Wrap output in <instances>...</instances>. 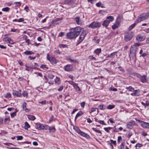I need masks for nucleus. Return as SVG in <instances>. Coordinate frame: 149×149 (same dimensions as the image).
<instances>
[{"label":"nucleus","instance_id":"obj_1","mask_svg":"<svg viewBox=\"0 0 149 149\" xmlns=\"http://www.w3.org/2000/svg\"><path fill=\"white\" fill-rule=\"evenodd\" d=\"M81 29L79 26L71 29L70 32L67 33V37L70 39L76 38L79 34Z\"/></svg>","mask_w":149,"mask_h":149},{"label":"nucleus","instance_id":"obj_2","mask_svg":"<svg viewBox=\"0 0 149 149\" xmlns=\"http://www.w3.org/2000/svg\"><path fill=\"white\" fill-rule=\"evenodd\" d=\"M148 17L147 13H143L142 14L140 15L138 18L136 20L137 22L139 23L141 21L144 20L146 19H147Z\"/></svg>","mask_w":149,"mask_h":149},{"label":"nucleus","instance_id":"obj_3","mask_svg":"<svg viewBox=\"0 0 149 149\" xmlns=\"http://www.w3.org/2000/svg\"><path fill=\"white\" fill-rule=\"evenodd\" d=\"M101 25V23L100 22L97 21L94 22L89 25L88 27L92 29H95L100 27Z\"/></svg>","mask_w":149,"mask_h":149},{"label":"nucleus","instance_id":"obj_4","mask_svg":"<svg viewBox=\"0 0 149 149\" xmlns=\"http://www.w3.org/2000/svg\"><path fill=\"white\" fill-rule=\"evenodd\" d=\"M86 34L85 32H82L80 36L79 39L77 40V45H79L84 40Z\"/></svg>","mask_w":149,"mask_h":149},{"label":"nucleus","instance_id":"obj_5","mask_svg":"<svg viewBox=\"0 0 149 149\" xmlns=\"http://www.w3.org/2000/svg\"><path fill=\"white\" fill-rule=\"evenodd\" d=\"M136 123L134 120H131L127 123V127L130 129H132L134 125H136Z\"/></svg>","mask_w":149,"mask_h":149},{"label":"nucleus","instance_id":"obj_6","mask_svg":"<svg viewBox=\"0 0 149 149\" xmlns=\"http://www.w3.org/2000/svg\"><path fill=\"white\" fill-rule=\"evenodd\" d=\"M132 37L131 33H126L125 35V40L126 41H128L131 40Z\"/></svg>","mask_w":149,"mask_h":149},{"label":"nucleus","instance_id":"obj_7","mask_svg":"<svg viewBox=\"0 0 149 149\" xmlns=\"http://www.w3.org/2000/svg\"><path fill=\"white\" fill-rule=\"evenodd\" d=\"M37 129L39 130H43L47 129L48 126L46 125H42L40 123H37L36 124Z\"/></svg>","mask_w":149,"mask_h":149},{"label":"nucleus","instance_id":"obj_8","mask_svg":"<svg viewBox=\"0 0 149 149\" xmlns=\"http://www.w3.org/2000/svg\"><path fill=\"white\" fill-rule=\"evenodd\" d=\"M47 58L52 64H54L56 63L55 58L53 57H49L48 54H47Z\"/></svg>","mask_w":149,"mask_h":149},{"label":"nucleus","instance_id":"obj_9","mask_svg":"<svg viewBox=\"0 0 149 149\" xmlns=\"http://www.w3.org/2000/svg\"><path fill=\"white\" fill-rule=\"evenodd\" d=\"M146 38L145 36L139 34L136 36V39L137 41L141 42L144 40Z\"/></svg>","mask_w":149,"mask_h":149},{"label":"nucleus","instance_id":"obj_10","mask_svg":"<svg viewBox=\"0 0 149 149\" xmlns=\"http://www.w3.org/2000/svg\"><path fill=\"white\" fill-rule=\"evenodd\" d=\"M73 68V66L72 65H67L64 67V69L65 71H70L72 70Z\"/></svg>","mask_w":149,"mask_h":149},{"label":"nucleus","instance_id":"obj_11","mask_svg":"<svg viewBox=\"0 0 149 149\" xmlns=\"http://www.w3.org/2000/svg\"><path fill=\"white\" fill-rule=\"evenodd\" d=\"M118 52V51L113 52V53H111V54L108 55L106 57V58H113L115 57V55H116V56H117V55L116 54Z\"/></svg>","mask_w":149,"mask_h":149},{"label":"nucleus","instance_id":"obj_12","mask_svg":"<svg viewBox=\"0 0 149 149\" xmlns=\"http://www.w3.org/2000/svg\"><path fill=\"white\" fill-rule=\"evenodd\" d=\"M74 20L78 25L81 24L82 23L81 20L80 19L79 17H76L74 18Z\"/></svg>","mask_w":149,"mask_h":149},{"label":"nucleus","instance_id":"obj_13","mask_svg":"<svg viewBox=\"0 0 149 149\" xmlns=\"http://www.w3.org/2000/svg\"><path fill=\"white\" fill-rule=\"evenodd\" d=\"M136 47H134L133 46H132L130 48V53L132 54H136V49H137Z\"/></svg>","mask_w":149,"mask_h":149},{"label":"nucleus","instance_id":"obj_14","mask_svg":"<svg viewBox=\"0 0 149 149\" xmlns=\"http://www.w3.org/2000/svg\"><path fill=\"white\" fill-rule=\"evenodd\" d=\"M80 134L81 136H84V137L86 138L87 139H90V136L89 135L82 131L80 132Z\"/></svg>","mask_w":149,"mask_h":149},{"label":"nucleus","instance_id":"obj_15","mask_svg":"<svg viewBox=\"0 0 149 149\" xmlns=\"http://www.w3.org/2000/svg\"><path fill=\"white\" fill-rule=\"evenodd\" d=\"M140 80L143 83L146 82L147 81V79L146 78V76L143 75L140 78Z\"/></svg>","mask_w":149,"mask_h":149},{"label":"nucleus","instance_id":"obj_16","mask_svg":"<svg viewBox=\"0 0 149 149\" xmlns=\"http://www.w3.org/2000/svg\"><path fill=\"white\" fill-rule=\"evenodd\" d=\"M138 23V22H137V21H136H136H135L134 23L133 24L131 25L129 27V28H128L129 30H131L132 29H133L134 27V26H135V25H136V24H137Z\"/></svg>","mask_w":149,"mask_h":149},{"label":"nucleus","instance_id":"obj_17","mask_svg":"<svg viewBox=\"0 0 149 149\" xmlns=\"http://www.w3.org/2000/svg\"><path fill=\"white\" fill-rule=\"evenodd\" d=\"M142 123L141 124V126L145 128H147L148 123H147L143 121H141Z\"/></svg>","mask_w":149,"mask_h":149},{"label":"nucleus","instance_id":"obj_18","mask_svg":"<svg viewBox=\"0 0 149 149\" xmlns=\"http://www.w3.org/2000/svg\"><path fill=\"white\" fill-rule=\"evenodd\" d=\"M26 103L25 102H24L23 104L22 108L24 110H25L26 112H28L29 111V109L26 107Z\"/></svg>","mask_w":149,"mask_h":149},{"label":"nucleus","instance_id":"obj_19","mask_svg":"<svg viewBox=\"0 0 149 149\" xmlns=\"http://www.w3.org/2000/svg\"><path fill=\"white\" fill-rule=\"evenodd\" d=\"M13 94L14 95H16L17 97H19L21 96V94L17 91H13Z\"/></svg>","mask_w":149,"mask_h":149},{"label":"nucleus","instance_id":"obj_20","mask_svg":"<svg viewBox=\"0 0 149 149\" xmlns=\"http://www.w3.org/2000/svg\"><path fill=\"white\" fill-rule=\"evenodd\" d=\"M109 21H108L107 19L104 21L102 24V25L106 27H107L109 24Z\"/></svg>","mask_w":149,"mask_h":149},{"label":"nucleus","instance_id":"obj_21","mask_svg":"<svg viewBox=\"0 0 149 149\" xmlns=\"http://www.w3.org/2000/svg\"><path fill=\"white\" fill-rule=\"evenodd\" d=\"M101 49L100 48H97L96 49L94 53L96 54L99 55V54L101 53Z\"/></svg>","mask_w":149,"mask_h":149},{"label":"nucleus","instance_id":"obj_22","mask_svg":"<svg viewBox=\"0 0 149 149\" xmlns=\"http://www.w3.org/2000/svg\"><path fill=\"white\" fill-rule=\"evenodd\" d=\"M106 19L107 20H108V21H109V23H110V22H112L114 20V17L111 16H110L107 17Z\"/></svg>","mask_w":149,"mask_h":149},{"label":"nucleus","instance_id":"obj_23","mask_svg":"<svg viewBox=\"0 0 149 149\" xmlns=\"http://www.w3.org/2000/svg\"><path fill=\"white\" fill-rule=\"evenodd\" d=\"M67 60L73 63H76L78 62L76 60L71 59L70 58H68Z\"/></svg>","mask_w":149,"mask_h":149},{"label":"nucleus","instance_id":"obj_24","mask_svg":"<svg viewBox=\"0 0 149 149\" xmlns=\"http://www.w3.org/2000/svg\"><path fill=\"white\" fill-rule=\"evenodd\" d=\"M48 129L49 130L50 132H54L55 131V129L54 127H48Z\"/></svg>","mask_w":149,"mask_h":149},{"label":"nucleus","instance_id":"obj_25","mask_svg":"<svg viewBox=\"0 0 149 149\" xmlns=\"http://www.w3.org/2000/svg\"><path fill=\"white\" fill-rule=\"evenodd\" d=\"M73 87L77 91H81L80 88L78 86L77 84H76Z\"/></svg>","mask_w":149,"mask_h":149},{"label":"nucleus","instance_id":"obj_26","mask_svg":"<svg viewBox=\"0 0 149 149\" xmlns=\"http://www.w3.org/2000/svg\"><path fill=\"white\" fill-rule=\"evenodd\" d=\"M28 118L29 120H33L36 119L35 117L33 115H29L28 116Z\"/></svg>","mask_w":149,"mask_h":149},{"label":"nucleus","instance_id":"obj_27","mask_svg":"<svg viewBox=\"0 0 149 149\" xmlns=\"http://www.w3.org/2000/svg\"><path fill=\"white\" fill-rule=\"evenodd\" d=\"M141 103L145 107L149 105V102L147 101H146L145 102H141Z\"/></svg>","mask_w":149,"mask_h":149},{"label":"nucleus","instance_id":"obj_28","mask_svg":"<svg viewBox=\"0 0 149 149\" xmlns=\"http://www.w3.org/2000/svg\"><path fill=\"white\" fill-rule=\"evenodd\" d=\"M134 91L136 96H139L140 95V91L139 90H134L133 91Z\"/></svg>","mask_w":149,"mask_h":149},{"label":"nucleus","instance_id":"obj_29","mask_svg":"<svg viewBox=\"0 0 149 149\" xmlns=\"http://www.w3.org/2000/svg\"><path fill=\"white\" fill-rule=\"evenodd\" d=\"M82 114V112L81 111H79L76 114L75 118V120L78 117L81 116Z\"/></svg>","mask_w":149,"mask_h":149},{"label":"nucleus","instance_id":"obj_30","mask_svg":"<svg viewBox=\"0 0 149 149\" xmlns=\"http://www.w3.org/2000/svg\"><path fill=\"white\" fill-rule=\"evenodd\" d=\"M98 107L99 109L101 110H104L106 108V106L104 105H100Z\"/></svg>","mask_w":149,"mask_h":149},{"label":"nucleus","instance_id":"obj_31","mask_svg":"<svg viewBox=\"0 0 149 149\" xmlns=\"http://www.w3.org/2000/svg\"><path fill=\"white\" fill-rule=\"evenodd\" d=\"M4 97L6 98H9L11 97V94L9 93H7L6 94H5L4 95Z\"/></svg>","mask_w":149,"mask_h":149},{"label":"nucleus","instance_id":"obj_32","mask_svg":"<svg viewBox=\"0 0 149 149\" xmlns=\"http://www.w3.org/2000/svg\"><path fill=\"white\" fill-rule=\"evenodd\" d=\"M112 129V127H104V130L108 133H109V130Z\"/></svg>","mask_w":149,"mask_h":149},{"label":"nucleus","instance_id":"obj_33","mask_svg":"<svg viewBox=\"0 0 149 149\" xmlns=\"http://www.w3.org/2000/svg\"><path fill=\"white\" fill-rule=\"evenodd\" d=\"M26 55H31L33 54V52L30 51H26L24 53Z\"/></svg>","mask_w":149,"mask_h":149},{"label":"nucleus","instance_id":"obj_34","mask_svg":"<svg viewBox=\"0 0 149 149\" xmlns=\"http://www.w3.org/2000/svg\"><path fill=\"white\" fill-rule=\"evenodd\" d=\"M124 143H122L121 144L118 146V149H124Z\"/></svg>","mask_w":149,"mask_h":149},{"label":"nucleus","instance_id":"obj_35","mask_svg":"<svg viewBox=\"0 0 149 149\" xmlns=\"http://www.w3.org/2000/svg\"><path fill=\"white\" fill-rule=\"evenodd\" d=\"M92 129L94 131H95V132H96L98 133H100L101 134H102V132H101V131L100 130H99L93 127L92 128Z\"/></svg>","mask_w":149,"mask_h":149},{"label":"nucleus","instance_id":"obj_36","mask_svg":"<svg viewBox=\"0 0 149 149\" xmlns=\"http://www.w3.org/2000/svg\"><path fill=\"white\" fill-rule=\"evenodd\" d=\"M74 129L76 131V132L79 134L80 133V132L81 131V130L78 127H74Z\"/></svg>","mask_w":149,"mask_h":149},{"label":"nucleus","instance_id":"obj_37","mask_svg":"<svg viewBox=\"0 0 149 149\" xmlns=\"http://www.w3.org/2000/svg\"><path fill=\"white\" fill-rule=\"evenodd\" d=\"M55 81L56 83L58 84H60L61 82L60 78L57 77L56 79H55Z\"/></svg>","mask_w":149,"mask_h":149},{"label":"nucleus","instance_id":"obj_38","mask_svg":"<svg viewBox=\"0 0 149 149\" xmlns=\"http://www.w3.org/2000/svg\"><path fill=\"white\" fill-rule=\"evenodd\" d=\"M126 88L129 91H132L133 90H134V88L131 86H130L129 87H127Z\"/></svg>","mask_w":149,"mask_h":149},{"label":"nucleus","instance_id":"obj_39","mask_svg":"<svg viewBox=\"0 0 149 149\" xmlns=\"http://www.w3.org/2000/svg\"><path fill=\"white\" fill-rule=\"evenodd\" d=\"M132 58L134 61V62H135L136 61V54H132Z\"/></svg>","mask_w":149,"mask_h":149},{"label":"nucleus","instance_id":"obj_40","mask_svg":"<svg viewBox=\"0 0 149 149\" xmlns=\"http://www.w3.org/2000/svg\"><path fill=\"white\" fill-rule=\"evenodd\" d=\"M61 18H58L56 19H55V20L52 21V24H54V23H56V22H57L58 21L61 20Z\"/></svg>","mask_w":149,"mask_h":149},{"label":"nucleus","instance_id":"obj_41","mask_svg":"<svg viewBox=\"0 0 149 149\" xmlns=\"http://www.w3.org/2000/svg\"><path fill=\"white\" fill-rule=\"evenodd\" d=\"M25 129H26L28 128H29L30 127V126L29 125V124L28 123H27V122H26L25 123Z\"/></svg>","mask_w":149,"mask_h":149},{"label":"nucleus","instance_id":"obj_42","mask_svg":"<svg viewBox=\"0 0 149 149\" xmlns=\"http://www.w3.org/2000/svg\"><path fill=\"white\" fill-rule=\"evenodd\" d=\"M59 46L61 48H67L68 47L67 45L63 44H60Z\"/></svg>","mask_w":149,"mask_h":149},{"label":"nucleus","instance_id":"obj_43","mask_svg":"<svg viewBox=\"0 0 149 149\" xmlns=\"http://www.w3.org/2000/svg\"><path fill=\"white\" fill-rule=\"evenodd\" d=\"M27 36H26L25 37H24V39L25 40H26L25 42L26 43H27L28 45H29L30 43V40L29 39H27Z\"/></svg>","mask_w":149,"mask_h":149},{"label":"nucleus","instance_id":"obj_44","mask_svg":"<svg viewBox=\"0 0 149 149\" xmlns=\"http://www.w3.org/2000/svg\"><path fill=\"white\" fill-rule=\"evenodd\" d=\"M114 107L115 105H109L107 107V108L108 109H111L114 108Z\"/></svg>","mask_w":149,"mask_h":149},{"label":"nucleus","instance_id":"obj_45","mask_svg":"<svg viewBox=\"0 0 149 149\" xmlns=\"http://www.w3.org/2000/svg\"><path fill=\"white\" fill-rule=\"evenodd\" d=\"M16 137L17 138V140H22L23 138L22 136H16Z\"/></svg>","mask_w":149,"mask_h":149},{"label":"nucleus","instance_id":"obj_46","mask_svg":"<svg viewBox=\"0 0 149 149\" xmlns=\"http://www.w3.org/2000/svg\"><path fill=\"white\" fill-rule=\"evenodd\" d=\"M118 25L115 24L112 26V28L113 29H115L118 28Z\"/></svg>","mask_w":149,"mask_h":149},{"label":"nucleus","instance_id":"obj_47","mask_svg":"<svg viewBox=\"0 0 149 149\" xmlns=\"http://www.w3.org/2000/svg\"><path fill=\"white\" fill-rule=\"evenodd\" d=\"M9 10V8L8 7H6L3 8L2 10L5 12H8Z\"/></svg>","mask_w":149,"mask_h":149},{"label":"nucleus","instance_id":"obj_48","mask_svg":"<svg viewBox=\"0 0 149 149\" xmlns=\"http://www.w3.org/2000/svg\"><path fill=\"white\" fill-rule=\"evenodd\" d=\"M22 95L24 97H27L28 93L26 91H24L22 94Z\"/></svg>","mask_w":149,"mask_h":149},{"label":"nucleus","instance_id":"obj_49","mask_svg":"<svg viewBox=\"0 0 149 149\" xmlns=\"http://www.w3.org/2000/svg\"><path fill=\"white\" fill-rule=\"evenodd\" d=\"M118 68L119 69V70L121 72H123L125 71L124 69V68L121 67V66H119L118 67Z\"/></svg>","mask_w":149,"mask_h":149},{"label":"nucleus","instance_id":"obj_50","mask_svg":"<svg viewBox=\"0 0 149 149\" xmlns=\"http://www.w3.org/2000/svg\"><path fill=\"white\" fill-rule=\"evenodd\" d=\"M10 38L9 37H5V38H4L3 39V40L4 41H5V42H9V40H10Z\"/></svg>","mask_w":149,"mask_h":149},{"label":"nucleus","instance_id":"obj_51","mask_svg":"<svg viewBox=\"0 0 149 149\" xmlns=\"http://www.w3.org/2000/svg\"><path fill=\"white\" fill-rule=\"evenodd\" d=\"M16 112H14L13 113H10L11 116L12 118L16 116Z\"/></svg>","mask_w":149,"mask_h":149},{"label":"nucleus","instance_id":"obj_52","mask_svg":"<svg viewBox=\"0 0 149 149\" xmlns=\"http://www.w3.org/2000/svg\"><path fill=\"white\" fill-rule=\"evenodd\" d=\"M96 110H97V111H98L97 108L92 107L91 109V111L90 112V113H91L92 112L95 111Z\"/></svg>","mask_w":149,"mask_h":149},{"label":"nucleus","instance_id":"obj_53","mask_svg":"<svg viewBox=\"0 0 149 149\" xmlns=\"http://www.w3.org/2000/svg\"><path fill=\"white\" fill-rule=\"evenodd\" d=\"M54 77V76L52 74H49L48 75V77L50 79H52Z\"/></svg>","mask_w":149,"mask_h":149},{"label":"nucleus","instance_id":"obj_54","mask_svg":"<svg viewBox=\"0 0 149 149\" xmlns=\"http://www.w3.org/2000/svg\"><path fill=\"white\" fill-rule=\"evenodd\" d=\"M69 83L71 85H72L73 86H74L75 84H76L73 81H70L69 82Z\"/></svg>","mask_w":149,"mask_h":149},{"label":"nucleus","instance_id":"obj_55","mask_svg":"<svg viewBox=\"0 0 149 149\" xmlns=\"http://www.w3.org/2000/svg\"><path fill=\"white\" fill-rule=\"evenodd\" d=\"M122 140V138L121 136H119L118 138V143H120V141Z\"/></svg>","mask_w":149,"mask_h":149},{"label":"nucleus","instance_id":"obj_56","mask_svg":"<svg viewBox=\"0 0 149 149\" xmlns=\"http://www.w3.org/2000/svg\"><path fill=\"white\" fill-rule=\"evenodd\" d=\"M14 4L17 6H19L21 5V3L19 2H15Z\"/></svg>","mask_w":149,"mask_h":149},{"label":"nucleus","instance_id":"obj_57","mask_svg":"<svg viewBox=\"0 0 149 149\" xmlns=\"http://www.w3.org/2000/svg\"><path fill=\"white\" fill-rule=\"evenodd\" d=\"M85 104V102H83L80 103V105L81 107L82 108H84Z\"/></svg>","mask_w":149,"mask_h":149},{"label":"nucleus","instance_id":"obj_58","mask_svg":"<svg viewBox=\"0 0 149 149\" xmlns=\"http://www.w3.org/2000/svg\"><path fill=\"white\" fill-rule=\"evenodd\" d=\"M143 146V145L140 143H137L136 145V147L140 148L141 147Z\"/></svg>","mask_w":149,"mask_h":149},{"label":"nucleus","instance_id":"obj_59","mask_svg":"<svg viewBox=\"0 0 149 149\" xmlns=\"http://www.w3.org/2000/svg\"><path fill=\"white\" fill-rule=\"evenodd\" d=\"M108 145L110 149H113V146L111 143H109L108 144Z\"/></svg>","mask_w":149,"mask_h":149},{"label":"nucleus","instance_id":"obj_60","mask_svg":"<svg viewBox=\"0 0 149 149\" xmlns=\"http://www.w3.org/2000/svg\"><path fill=\"white\" fill-rule=\"evenodd\" d=\"M110 142H111V143H111V144H113L114 145H116V141H113L112 140H110Z\"/></svg>","mask_w":149,"mask_h":149},{"label":"nucleus","instance_id":"obj_61","mask_svg":"<svg viewBox=\"0 0 149 149\" xmlns=\"http://www.w3.org/2000/svg\"><path fill=\"white\" fill-rule=\"evenodd\" d=\"M63 88V87L62 86H61L58 89V91H61Z\"/></svg>","mask_w":149,"mask_h":149},{"label":"nucleus","instance_id":"obj_62","mask_svg":"<svg viewBox=\"0 0 149 149\" xmlns=\"http://www.w3.org/2000/svg\"><path fill=\"white\" fill-rule=\"evenodd\" d=\"M100 123L102 124V125H106V124L104 123V120H100L99 121V123Z\"/></svg>","mask_w":149,"mask_h":149},{"label":"nucleus","instance_id":"obj_63","mask_svg":"<svg viewBox=\"0 0 149 149\" xmlns=\"http://www.w3.org/2000/svg\"><path fill=\"white\" fill-rule=\"evenodd\" d=\"M89 58L91 60H96V58H95V57H93L92 56H89Z\"/></svg>","mask_w":149,"mask_h":149},{"label":"nucleus","instance_id":"obj_64","mask_svg":"<svg viewBox=\"0 0 149 149\" xmlns=\"http://www.w3.org/2000/svg\"><path fill=\"white\" fill-rule=\"evenodd\" d=\"M140 45V44L139 43H135L134 45L132 46L134 47H136L139 46Z\"/></svg>","mask_w":149,"mask_h":149}]
</instances>
